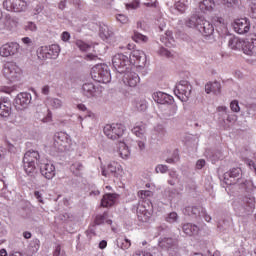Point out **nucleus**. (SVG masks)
<instances>
[{
    "instance_id": "obj_1",
    "label": "nucleus",
    "mask_w": 256,
    "mask_h": 256,
    "mask_svg": "<svg viewBox=\"0 0 256 256\" xmlns=\"http://www.w3.org/2000/svg\"><path fill=\"white\" fill-rule=\"evenodd\" d=\"M131 63H134L136 67H145V64L147 63V56L145 55V52L141 50L132 51L130 54V60L129 57L121 53L112 57V65L120 75L131 69Z\"/></svg>"
},
{
    "instance_id": "obj_2",
    "label": "nucleus",
    "mask_w": 256,
    "mask_h": 256,
    "mask_svg": "<svg viewBox=\"0 0 256 256\" xmlns=\"http://www.w3.org/2000/svg\"><path fill=\"white\" fill-rule=\"evenodd\" d=\"M39 158V152L35 150H29L24 154V171L29 177H35V174L37 173L35 165L39 163Z\"/></svg>"
},
{
    "instance_id": "obj_3",
    "label": "nucleus",
    "mask_w": 256,
    "mask_h": 256,
    "mask_svg": "<svg viewBox=\"0 0 256 256\" xmlns=\"http://www.w3.org/2000/svg\"><path fill=\"white\" fill-rule=\"evenodd\" d=\"M255 211V197L245 196L242 201L235 206V212L239 217H247Z\"/></svg>"
},
{
    "instance_id": "obj_4",
    "label": "nucleus",
    "mask_w": 256,
    "mask_h": 256,
    "mask_svg": "<svg viewBox=\"0 0 256 256\" xmlns=\"http://www.w3.org/2000/svg\"><path fill=\"white\" fill-rule=\"evenodd\" d=\"M91 77L98 83H111V71L106 64H97L92 67Z\"/></svg>"
},
{
    "instance_id": "obj_5",
    "label": "nucleus",
    "mask_w": 256,
    "mask_h": 256,
    "mask_svg": "<svg viewBox=\"0 0 256 256\" xmlns=\"http://www.w3.org/2000/svg\"><path fill=\"white\" fill-rule=\"evenodd\" d=\"M2 73L4 77L11 83L21 79V68H19L15 62H7L4 64Z\"/></svg>"
},
{
    "instance_id": "obj_6",
    "label": "nucleus",
    "mask_w": 256,
    "mask_h": 256,
    "mask_svg": "<svg viewBox=\"0 0 256 256\" xmlns=\"http://www.w3.org/2000/svg\"><path fill=\"white\" fill-rule=\"evenodd\" d=\"M124 133L125 126L123 124H108L104 127V134L112 141H117L118 139L122 138Z\"/></svg>"
},
{
    "instance_id": "obj_7",
    "label": "nucleus",
    "mask_w": 256,
    "mask_h": 256,
    "mask_svg": "<svg viewBox=\"0 0 256 256\" xmlns=\"http://www.w3.org/2000/svg\"><path fill=\"white\" fill-rule=\"evenodd\" d=\"M61 52V48L59 45L53 44L51 46H42L37 50L38 59H57L59 57V53Z\"/></svg>"
},
{
    "instance_id": "obj_8",
    "label": "nucleus",
    "mask_w": 256,
    "mask_h": 256,
    "mask_svg": "<svg viewBox=\"0 0 256 256\" xmlns=\"http://www.w3.org/2000/svg\"><path fill=\"white\" fill-rule=\"evenodd\" d=\"M191 84L189 82L183 80L180 81L179 84L176 85L174 89V95L180 99V101H188L189 98L191 97Z\"/></svg>"
},
{
    "instance_id": "obj_9",
    "label": "nucleus",
    "mask_w": 256,
    "mask_h": 256,
    "mask_svg": "<svg viewBox=\"0 0 256 256\" xmlns=\"http://www.w3.org/2000/svg\"><path fill=\"white\" fill-rule=\"evenodd\" d=\"M243 177V171L241 168H232L228 172L224 173V183L226 185H240L243 184L241 178Z\"/></svg>"
},
{
    "instance_id": "obj_10",
    "label": "nucleus",
    "mask_w": 256,
    "mask_h": 256,
    "mask_svg": "<svg viewBox=\"0 0 256 256\" xmlns=\"http://www.w3.org/2000/svg\"><path fill=\"white\" fill-rule=\"evenodd\" d=\"M3 7L6 11L23 13V11H27V2L25 0H5L3 2Z\"/></svg>"
},
{
    "instance_id": "obj_11",
    "label": "nucleus",
    "mask_w": 256,
    "mask_h": 256,
    "mask_svg": "<svg viewBox=\"0 0 256 256\" xmlns=\"http://www.w3.org/2000/svg\"><path fill=\"white\" fill-rule=\"evenodd\" d=\"M101 171L104 177H115V179H119L123 173V168H121L119 163L111 162L107 168L101 167Z\"/></svg>"
},
{
    "instance_id": "obj_12",
    "label": "nucleus",
    "mask_w": 256,
    "mask_h": 256,
    "mask_svg": "<svg viewBox=\"0 0 256 256\" xmlns=\"http://www.w3.org/2000/svg\"><path fill=\"white\" fill-rule=\"evenodd\" d=\"M19 43L17 42H9L0 47V56L1 57H15V55H19Z\"/></svg>"
},
{
    "instance_id": "obj_13",
    "label": "nucleus",
    "mask_w": 256,
    "mask_h": 256,
    "mask_svg": "<svg viewBox=\"0 0 256 256\" xmlns=\"http://www.w3.org/2000/svg\"><path fill=\"white\" fill-rule=\"evenodd\" d=\"M233 29L238 35H245L251 29V22L247 18L237 19L233 24Z\"/></svg>"
},
{
    "instance_id": "obj_14",
    "label": "nucleus",
    "mask_w": 256,
    "mask_h": 256,
    "mask_svg": "<svg viewBox=\"0 0 256 256\" xmlns=\"http://www.w3.org/2000/svg\"><path fill=\"white\" fill-rule=\"evenodd\" d=\"M82 94L88 99L99 97V95H101V87L95 86V84L91 82L85 83L82 85Z\"/></svg>"
},
{
    "instance_id": "obj_15",
    "label": "nucleus",
    "mask_w": 256,
    "mask_h": 256,
    "mask_svg": "<svg viewBox=\"0 0 256 256\" xmlns=\"http://www.w3.org/2000/svg\"><path fill=\"white\" fill-rule=\"evenodd\" d=\"M197 30L199 33H201V35H203V37H211L215 31V28L211 22L205 20V18H202L200 24H198Z\"/></svg>"
},
{
    "instance_id": "obj_16",
    "label": "nucleus",
    "mask_w": 256,
    "mask_h": 256,
    "mask_svg": "<svg viewBox=\"0 0 256 256\" xmlns=\"http://www.w3.org/2000/svg\"><path fill=\"white\" fill-rule=\"evenodd\" d=\"M139 81V74L131 71V69L124 72L123 83L128 85V87H137V83H139Z\"/></svg>"
},
{
    "instance_id": "obj_17",
    "label": "nucleus",
    "mask_w": 256,
    "mask_h": 256,
    "mask_svg": "<svg viewBox=\"0 0 256 256\" xmlns=\"http://www.w3.org/2000/svg\"><path fill=\"white\" fill-rule=\"evenodd\" d=\"M31 94L27 92H22L18 94L14 100L15 105L23 107V109H27L31 104Z\"/></svg>"
},
{
    "instance_id": "obj_18",
    "label": "nucleus",
    "mask_w": 256,
    "mask_h": 256,
    "mask_svg": "<svg viewBox=\"0 0 256 256\" xmlns=\"http://www.w3.org/2000/svg\"><path fill=\"white\" fill-rule=\"evenodd\" d=\"M217 110L219 117H221L220 121H222V123H235V121H237V116L234 114H229L227 107L219 106Z\"/></svg>"
},
{
    "instance_id": "obj_19",
    "label": "nucleus",
    "mask_w": 256,
    "mask_h": 256,
    "mask_svg": "<svg viewBox=\"0 0 256 256\" xmlns=\"http://www.w3.org/2000/svg\"><path fill=\"white\" fill-rule=\"evenodd\" d=\"M40 173L45 179H53L55 177V166L51 163H41Z\"/></svg>"
},
{
    "instance_id": "obj_20",
    "label": "nucleus",
    "mask_w": 256,
    "mask_h": 256,
    "mask_svg": "<svg viewBox=\"0 0 256 256\" xmlns=\"http://www.w3.org/2000/svg\"><path fill=\"white\" fill-rule=\"evenodd\" d=\"M256 47V34L251 38L242 40L241 49L244 51L245 55H253V49Z\"/></svg>"
},
{
    "instance_id": "obj_21",
    "label": "nucleus",
    "mask_w": 256,
    "mask_h": 256,
    "mask_svg": "<svg viewBox=\"0 0 256 256\" xmlns=\"http://www.w3.org/2000/svg\"><path fill=\"white\" fill-rule=\"evenodd\" d=\"M153 99L160 105H171V103H173V96L163 92L154 93Z\"/></svg>"
},
{
    "instance_id": "obj_22",
    "label": "nucleus",
    "mask_w": 256,
    "mask_h": 256,
    "mask_svg": "<svg viewBox=\"0 0 256 256\" xmlns=\"http://www.w3.org/2000/svg\"><path fill=\"white\" fill-rule=\"evenodd\" d=\"M68 136L65 132H59L54 136V147L58 149V151H63L65 147V143L68 141Z\"/></svg>"
},
{
    "instance_id": "obj_23",
    "label": "nucleus",
    "mask_w": 256,
    "mask_h": 256,
    "mask_svg": "<svg viewBox=\"0 0 256 256\" xmlns=\"http://www.w3.org/2000/svg\"><path fill=\"white\" fill-rule=\"evenodd\" d=\"M11 110V101L8 98H0V117H9Z\"/></svg>"
},
{
    "instance_id": "obj_24",
    "label": "nucleus",
    "mask_w": 256,
    "mask_h": 256,
    "mask_svg": "<svg viewBox=\"0 0 256 256\" xmlns=\"http://www.w3.org/2000/svg\"><path fill=\"white\" fill-rule=\"evenodd\" d=\"M205 92L207 93V95H209L210 93H213L214 95H221V82H208L205 85Z\"/></svg>"
},
{
    "instance_id": "obj_25",
    "label": "nucleus",
    "mask_w": 256,
    "mask_h": 256,
    "mask_svg": "<svg viewBox=\"0 0 256 256\" xmlns=\"http://www.w3.org/2000/svg\"><path fill=\"white\" fill-rule=\"evenodd\" d=\"M160 247H164V249H167L168 251H177V239L175 238H164L162 241H160Z\"/></svg>"
},
{
    "instance_id": "obj_26",
    "label": "nucleus",
    "mask_w": 256,
    "mask_h": 256,
    "mask_svg": "<svg viewBox=\"0 0 256 256\" xmlns=\"http://www.w3.org/2000/svg\"><path fill=\"white\" fill-rule=\"evenodd\" d=\"M226 41H228V47L230 49H241L243 47V40L235 37L233 35H228L225 37Z\"/></svg>"
},
{
    "instance_id": "obj_27",
    "label": "nucleus",
    "mask_w": 256,
    "mask_h": 256,
    "mask_svg": "<svg viewBox=\"0 0 256 256\" xmlns=\"http://www.w3.org/2000/svg\"><path fill=\"white\" fill-rule=\"evenodd\" d=\"M203 17L194 14L190 18H188L185 22L186 27H190V29H199V25H201Z\"/></svg>"
},
{
    "instance_id": "obj_28",
    "label": "nucleus",
    "mask_w": 256,
    "mask_h": 256,
    "mask_svg": "<svg viewBox=\"0 0 256 256\" xmlns=\"http://www.w3.org/2000/svg\"><path fill=\"white\" fill-rule=\"evenodd\" d=\"M199 9L202 13H211L213 9H215V1L214 0H203L199 4Z\"/></svg>"
},
{
    "instance_id": "obj_29",
    "label": "nucleus",
    "mask_w": 256,
    "mask_h": 256,
    "mask_svg": "<svg viewBox=\"0 0 256 256\" xmlns=\"http://www.w3.org/2000/svg\"><path fill=\"white\" fill-rule=\"evenodd\" d=\"M119 197L117 194H105L101 200L102 207H113L115 200Z\"/></svg>"
},
{
    "instance_id": "obj_30",
    "label": "nucleus",
    "mask_w": 256,
    "mask_h": 256,
    "mask_svg": "<svg viewBox=\"0 0 256 256\" xmlns=\"http://www.w3.org/2000/svg\"><path fill=\"white\" fill-rule=\"evenodd\" d=\"M182 231L185 233V235L192 237V235H197V233H199V226L192 223H187L182 226Z\"/></svg>"
},
{
    "instance_id": "obj_31",
    "label": "nucleus",
    "mask_w": 256,
    "mask_h": 256,
    "mask_svg": "<svg viewBox=\"0 0 256 256\" xmlns=\"http://www.w3.org/2000/svg\"><path fill=\"white\" fill-rule=\"evenodd\" d=\"M203 207H197V206H188L185 208L184 213L186 215H189L190 217H201V213L203 212Z\"/></svg>"
},
{
    "instance_id": "obj_32",
    "label": "nucleus",
    "mask_w": 256,
    "mask_h": 256,
    "mask_svg": "<svg viewBox=\"0 0 256 256\" xmlns=\"http://www.w3.org/2000/svg\"><path fill=\"white\" fill-rule=\"evenodd\" d=\"M118 153L122 159H129L131 155V150L124 141H119Z\"/></svg>"
},
{
    "instance_id": "obj_33",
    "label": "nucleus",
    "mask_w": 256,
    "mask_h": 256,
    "mask_svg": "<svg viewBox=\"0 0 256 256\" xmlns=\"http://www.w3.org/2000/svg\"><path fill=\"white\" fill-rule=\"evenodd\" d=\"M137 215H138L139 221H142V223H147V221L151 219V212L145 209V207L137 208Z\"/></svg>"
},
{
    "instance_id": "obj_34",
    "label": "nucleus",
    "mask_w": 256,
    "mask_h": 256,
    "mask_svg": "<svg viewBox=\"0 0 256 256\" xmlns=\"http://www.w3.org/2000/svg\"><path fill=\"white\" fill-rule=\"evenodd\" d=\"M99 35L103 41H106V39H109L113 35V31L109 29V26L103 24L99 28Z\"/></svg>"
},
{
    "instance_id": "obj_35",
    "label": "nucleus",
    "mask_w": 256,
    "mask_h": 256,
    "mask_svg": "<svg viewBox=\"0 0 256 256\" xmlns=\"http://www.w3.org/2000/svg\"><path fill=\"white\" fill-rule=\"evenodd\" d=\"M146 126L143 122L137 124L132 128V133L136 135V137L143 138L145 135Z\"/></svg>"
},
{
    "instance_id": "obj_36",
    "label": "nucleus",
    "mask_w": 256,
    "mask_h": 256,
    "mask_svg": "<svg viewBox=\"0 0 256 256\" xmlns=\"http://www.w3.org/2000/svg\"><path fill=\"white\" fill-rule=\"evenodd\" d=\"M70 170L76 177H81V171H83V164L81 162H75L70 166Z\"/></svg>"
},
{
    "instance_id": "obj_37",
    "label": "nucleus",
    "mask_w": 256,
    "mask_h": 256,
    "mask_svg": "<svg viewBox=\"0 0 256 256\" xmlns=\"http://www.w3.org/2000/svg\"><path fill=\"white\" fill-rule=\"evenodd\" d=\"M132 39L136 43H147L149 41V37H147L146 35H143L139 31H134Z\"/></svg>"
},
{
    "instance_id": "obj_38",
    "label": "nucleus",
    "mask_w": 256,
    "mask_h": 256,
    "mask_svg": "<svg viewBox=\"0 0 256 256\" xmlns=\"http://www.w3.org/2000/svg\"><path fill=\"white\" fill-rule=\"evenodd\" d=\"M116 245L119 249H123V251H125V249H129V247H131V240L127 238L125 239L118 238L116 240Z\"/></svg>"
},
{
    "instance_id": "obj_39",
    "label": "nucleus",
    "mask_w": 256,
    "mask_h": 256,
    "mask_svg": "<svg viewBox=\"0 0 256 256\" xmlns=\"http://www.w3.org/2000/svg\"><path fill=\"white\" fill-rule=\"evenodd\" d=\"M134 107L136 111H147V100H137L134 102Z\"/></svg>"
},
{
    "instance_id": "obj_40",
    "label": "nucleus",
    "mask_w": 256,
    "mask_h": 256,
    "mask_svg": "<svg viewBox=\"0 0 256 256\" xmlns=\"http://www.w3.org/2000/svg\"><path fill=\"white\" fill-rule=\"evenodd\" d=\"M169 177H170V179L168 180V184L172 185V186L177 185V183L179 182V174H177V172L171 170L169 172Z\"/></svg>"
},
{
    "instance_id": "obj_41",
    "label": "nucleus",
    "mask_w": 256,
    "mask_h": 256,
    "mask_svg": "<svg viewBox=\"0 0 256 256\" xmlns=\"http://www.w3.org/2000/svg\"><path fill=\"white\" fill-rule=\"evenodd\" d=\"M4 29L6 31H12L13 27H15V20H13L11 17L6 16L5 21H4Z\"/></svg>"
},
{
    "instance_id": "obj_42",
    "label": "nucleus",
    "mask_w": 256,
    "mask_h": 256,
    "mask_svg": "<svg viewBox=\"0 0 256 256\" xmlns=\"http://www.w3.org/2000/svg\"><path fill=\"white\" fill-rule=\"evenodd\" d=\"M47 103L48 105H50V107H53L54 109H59V107L63 105V102L59 100V98H48Z\"/></svg>"
},
{
    "instance_id": "obj_43",
    "label": "nucleus",
    "mask_w": 256,
    "mask_h": 256,
    "mask_svg": "<svg viewBox=\"0 0 256 256\" xmlns=\"http://www.w3.org/2000/svg\"><path fill=\"white\" fill-rule=\"evenodd\" d=\"M154 131L158 137V139H163V137H165V127H163V125L158 124L155 128Z\"/></svg>"
},
{
    "instance_id": "obj_44",
    "label": "nucleus",
    "mask_w": 256,
    "mask_h": 256,
    "mask_svg": "<svg viewBox=\"0 0 256 256\" xmlns=\"http://www.w3.org/2000/svg\"><path fill=\"white\" fill-rule=\"evenodd\" d=\"M107 221V212H104L103 215H97L94 220V225H103Z\"/></svg>"
},
{
    "instance_id": "obj_45",
    "label": "nucleus",
    "mask_w": 256,
    "mask_h": 256,
    "mask_svg": "<svg viewBox=\"0 0 256 256\" xmlns=\"http://www.w3.org/2000/svg\"><path fill=\"white\" fill-rule=\"evenodd\" d=\"M76 47L80 49V51H89L91 49V45L81 41H76Z\"/></svg>"
},
{
    "instance_id": "obj_46",
    "label": "nucleus",
    "mask_w": 256,
    "mask_h": 256,
    "mask_svg": "<svg viewBox=\"0 0 256 256\" xmlns=\"http://www.w3.org/2000/svg\"><path fill=\"white\" fill-rule=\"evenodd\" d=\"M209 157L212 163H215L216 161H219V159L223 158V153H221V151H214V152H211Z\"/></svg>"
},
{
    "instance_id": "obj_47",
    "label": "nucleus",
    "mask_w": 256,
    "mask_h": 256,
    "mask_svg": "<svg viewBox=\"0 0 256 256\" xmlns=\"http://www.w3.org/2000/svg\"><path fill=\"white\" fill-rule=\"evenodd\" d=\"M179 219V215H177V212H171L166 217L167 223H176V221Z\"/></svg>"
},
{
    "instance_id": "obj_48",
    "label": "nucleus",
    "mask_w": 256,
    "mask_h": 256,
    "mask_svg": "<svg viewBox=\"0 0 256 256\" xmlns=\"http://www.w3.org/2000/svg\"><path fill=\"white\" fill-rule=\"evenodd\" d=\"M212 23H214L216 27H219V25H225V19H223V17L214 16L212 18Z\"/></svg>"
},
{
    "instance_id": "obj_49",
    "label": "nucleus",
    "mask_w": 256,
    "mask_h": 256,
    "mask_svg": "<svg viewBox=\"0 0 256 256\" xmlns=\"http://www.w3.org/2000/svg\"><path fill=\"white\" fill-rule=\"evenodd\" d=\"M175 9H177L179 13H185V11L187 10V5H185V3L183 2H177L175 4Z\"/></svg>"
},
{
    "instance_id": "obj_50",
    "label": "nucleus",
    "mask_w": 256,
    "mask_h": 256,
    "mask_svg": "<svg viewBox=\"0 0 256 256\" xmlns=\"http://www.w3.org/2000/svg\"><path fill=\"white\" fill-rule=\"evenodd\" d=\"M156 173H167L169 171V167L167 165L159 164L155 168Z\"/></svg>"
},
{
    "instance_id": "obj_51",
    "label": "nucleus",
    "mask_w": 256,
    "mask_h": 256,
    "mask_svg": "<svg viewBox=\"0 0 256 256\" xmlns=\"http://www.w3.org/2000/svg\"><path fill=\"white\" fill-rule=\"evenodd\" d=\"M230 109L231 111H233L234 113H239L240 109L239 108V102L234 100L230 103Z\"/></svg>"
},
{
    "instance_id": "obj_52",
    "label": "nucleus",
    "mask_w": 256,
    "mask_h": 256,
    "mask_svg": "<svg viewBox=\"0 0 256 256\" xmlns=\"http://www.w3.org/2000/svg\"><path fill=\"white\" fill-rule=\"evenodd\" d=\"M158 53L161 57H167V58L171 57V52L163 47L159 49Z\"/></svg>"
},
{
    "instance_id": "obj_53",
    "label": "nucleus",
    "mask_w": 256,
    "mask_h": 256,
    "mask_svg": "<svg viewBox=\"0 0 256 256\" xmlns=\"http://www.w3.org/2000/svg\"><path fill=\"white\" fill-rule=\"evenodd\" d=\"M25 31H37V25L33 22H28L27 25L25 26Z\"/></svg>"
},
{
    "instance_id": "obj_54",
    "label": "nucleus",
    "mask_w": 256,
    "mask_h": 256,
    "mask_svg": "<svg viewBox=\"0 0 256 256\" xmlns=\"http://www.w3.org/2000/svg\"><path fill=\"white\" fill-rule=\"evenodd\" d=\"M116 19H117V21H119V23H122V24H125V23H127V21H129L127 16H125L123 14L116 15Z\"/></svg>"
},
{
    "instance_id": "obj_55",
    "label": "nucleus",
    "mask_w": 256,
    "mask_h": 256,
    "mask_svg": "<svg viewBox=\"0 0 256 256\" xmlns=\"http://www.w3.org/2000/svg\"><path fill=\"white\" fill-rule=\"evenodd\" d=\"M167 37H161L160 41L164 43L166 47H169V37H171V32L166 33Z\"/></svg>"
},
{
    "instance_id": "obj_56",
    "label": "nucleus",
    "mask_w": 256,
    "mask_h": 256,
    "mask_svg": "<svg viewBox=\"0 0 256 256\" xmlns=\"http://www.w3.org/2000/svg\"><path fill=\"white\" fill-rule=\"evenodd\" d=\"M200 217H203L205 219V221H207V223L211 222V216L209 214H207V211H205V209H202Z\"/></svg>"
},
{
    "instance_id": "obj_57",
    "label": "nucleus",
    "mask_w": 256,
    "mask_h": 256,
    "mask_svg": "<svg viewBox=\"0 0 256 256\" xmlns=\"http://www.w3.org/2000/svg\"><path fill=\"white\" fill-rule=\"evenodd\" d=\"M224 5H227V7H233V5H237L239 3V0H223Z\"/></svg>"
},
{
    "instance_id": "obj_58",
    "label": "nucleus",
    "mask_w": 256,
    "mask_h": 256,
    "mask_svg": "<svg viewBox=\"0 0 256 256\" xmlns=\"http://www.w3.org/2000/svg\"><path fill=\"white\" fill-rule=\"evenodd\" d=\"M71 214H69V213H64V214H60V216H59V219H60V221H69V220H71Z\"/></svg>"
},
{
    "instance_id": "obj_59",
    "label": "nucleus",
    "mask_w": 256,
    "mask_h": 256,
    "mask_svg": "<svg viewBox=\"0 0 256 256\" xmlns=\"http://www.w3.org/2000/svg\"><path fill=\"white\" fill-rule=\"evenodd\" d=\"M255 109H256V106L247 108L246 115H248V117H253L255 115Z\"/></svg>"
},
{
    "instance_id": "obj_60",
    "label": "nucleus",
    "mask_w": 256,
    "mask_h": 256,
    "mask_svg": "<svg viewBox=\"0 0 256 256\" xmlns=\"http://www.w3.org/2000/svg\"><path fill=\"white\" fill-rule=\"evenodd\" d=\"M246 165H248L250 169H253L254 173L256 174V164L253 162V160H246Z\"/></svg>"
},
{
    "instance_id": "obj_61",
    "label": "nucleus",
    "mask_w": 256,
    "mask_h": 256,
    "mask_svg": "<svg viewBox=\"0 0 256 256\" xmlns=\"http://www.w3.org/2000/svg\"><path fill=\"white\" fill-rule=\"evenodd\" d=\"M205 165V159H200L196 162V169H202Z\"/></svg>"
},
{
    "instance_id": "obj_62",
    "label": "nucleus",
    "mask_w": 256,
    "mask_h": 256,
    "mask_svg": "<svg viewBox=\"0 0 256 256\" xmlns=\"http://www.w3.org/2000/svg\"><path fill=\"white\" fill-rule=\"evenodd\" d=\"M250 15L252 19H256V4L251 7Z\"/></svg>"
},
{
    "instance_id": "obj_63",
    "label": "nucleus",
    "mask_w": 256,
    "mask_h": 256,
    "mask_svg": "<svg viewBox=\"0 0 256 256\" xmlns=\"http://www.w3.org/2000/svg\"><path fill=\"white\" fill-rule=\"evenodd\" d=\"M51 88L49 87V85H45L44 87H42V94L43 95H49Z\"/></svg>"
},
{
    "instance_id": "obj_64",
    "label": "nucleus",
    "mask_w": 256,
    "mask_h": 256,
    "mask_svg": "<svg viewBox=\"0 0 256 256\" xmlns=\"http://www.w3.org/2000/svg\"><path fill=\"white\" fill-rule=\"evenodd\" d=\"M69 39H71V34H69V32H63L62 41H69Z\"/></svg>"
}]
</instances>
